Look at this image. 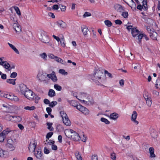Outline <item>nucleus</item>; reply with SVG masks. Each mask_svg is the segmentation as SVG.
Returning <instances> with one entry per match:
<instances>
[{
	"mask_svg": "<svg viewBox=\"0 0 160 160\" xmlns=\"http://www.w3.org/2000/svg\"><path fill=\"white\" fill-rule=\"evenodd\" d=\"M57 104V102L56 101H52L49 104V106L53 108L55 105Z\"/></svg>",
	"mask_w": 160,
	"mask_h": 160,
	"instance_id": "a19ab883",
	"label": "nucleus"
},
{
	"mask_svg": "<svg viewBox=\"0 0 160 160\" xmlns=\"http://www.w3.org/2000/svg\"><path fill=\"white\" fill-rule=\"evenodd\" d=\"M92 160H98V156L96 155H93L92 157Z\"/></svg>",
	"mask_w": 160,
	"mask_h": 160,
	"instance_id": "680f3d73",
	"label": "nucleus"
},
{
	"mask_svg": "<svg viewBox=\"0 0 160 160\" xmlns=\"http://www.w3.org/2000/svg\"><path fill=\"white\" fill-rule=\"evenodd\" d=\"M43 102L45 104H50L49 101L47 99H45L44 100Z\"/></svg>",
	"mask_w": 160,
	"mask_h": 160,
	"instance_id": "69168bd1",
	"label": "nucleus"
},
{
	"mask_svg": "<svg viewBox=\"0 0 160 160\" xmlns=\"http://www.w3.org/2000/svg\"><path fill=\"white\" fill-rule=\"evenodd\" d=\"M17 75V73L15 72H13L10 75V77L12 78H16Z\"/></svg>",
	"mask_w": 160,
	"mask_h": 160,
	"instance_id": "a18cd8bd",
	"label": "nucleus"
},
{
	"mask_svg": "<svg viewBox=\"0 0 160 160\" xmlns=\"http://www.w3.org/2000/svg\"><path fill=\"white\" fill-rule=\"evenodd\" d=\"M105 24L108 27H110L112 25V23L109 20H107L104 21Z\"/></svg>",
	"mask_w": 160,
	"mask_h": 160,
	"instance_id": "7c9ffc66",
	"label": "nucleus"
},
{
	"mask_svg": "<svg viewBox=\"0 0 160 160\" xmlns=\"http://www.w3.org/2000/svg\"><path fill=\"white\" fill-rule=\"evenodd\" d=\"M11 132V131L9 128H8L4 130L1 133L3 135L4 137L6 138V136Z\"/></svg>",
	"mask_w": 160,
	"mask_h": 160,
	"instance_id": "a878e982",
	"label": "nucleus"
},
{
	"mask_svg": "<svg viewBox=\"0 0 160 160\" xmlns=\"http://www.w3.org/2000/svg\"><path fill=\"white\" fill-rule=\"evenodd\" d=\"M34 154L37 158H40L42 156V153L41 150L38 149L35 152Z\"/></svg>",
	"mask_w": 160,
	"mask_h": 160,
	"instance_id": "412c9836",
	"label": "nucleus"
},
{
	"mask_svg": "<svg viewBox=\"0 0 160 160\" xmlns=\"http://www.w3.org/2000/svg\"><path fill=\"white\" fill-rule=\"evenodd\" d=\"M37 78L38 79L40 82H43L45 83H47L48 82V81L46 80L47 78L46 74L44 75L43 73L41 74L39 73L38 74Z\"/></svg>",
	"mask_w": 160,
	"mask_h": 160,
	"instance_id": "0eeeda50",
	"label": "nucleus"
},
{
	"mask_svg": "<svg viewBox=\"0 0 160 160\" xmlns=\"http://www.w3.org/2000/svg\"><path fill=\"white\" fill-rule=\"evenodd\" d=\"M16 143L15 139L13 140L11 138L8 139L7 141L6 145V147L10 151H13L15 148V144Z\"/></svg>",
	"mask_w": 160,
	"mask_h": 160,
	"instance_id": "f03ea898",
	"label": "nucleus"
},
{
	"mask_svg": "<svg viewBox=\"0 0 160 160\" xmlns=\"http://www.w3.org/2000/svg\"><path fill=\"white\" fill-rule=\"evenodd\" d=\"M139 31L136 28H133L132 30V34L133 37H136L139 34Z\"/></svg>",
	"mask_w": 160,
	"mask_h": 160,
	"instance_id": "5701e85b",
	"label": "nucleus"
},
{
	"mask_svg": "<svg viewBox=\"0 0 160 160\" xmlns=\"http://www.w3.org/2000/svg\"><path fill=\"white\" fill-rule=\"evenodd\" d=\"M111 158L112 159L115 160L116 159V156L115 153L114 152L111 154Z\"/></svg>",
	"mask_w": 160,
	"mask_h": 160,
	"instance_id": "603ef678",
	"label": "nucleus"
},
{
	"mask_svg": "<svg viewBox=\"0 0 160 160\" xmlns=\"http://www.w3.org/2000/svg\"><path fill=\"white\" fill-rule=\"evenodd\" d=\"M146 103L147 104V105L149 107L151 106L152 103L151 98H150L146 100Z\"/></svg>",
	"mask_w": 160,
	"mask_h": 160,
	"instance_id": "ea45409f",
	"label": "nucleus"
},
{
	"mask_svg": "<svg viewBox=\"0 0 160 160\" xmlns=\"http://www.w3.org/2000/svg\"><path fill=\"white\" fill-rule=\"evenodd\" d=\"M142 5L141 4H138L137 7V8L138 9L142 11L143 7V9L144 10H146L148 9V6L147 3V0H143L142 2Z\"/></svg>",
	"mask_w": 160,
	"mask_h": 160,
	"instance_id": "6e6552de",
	"label": "nucleus"
},
{
	"mask_svg": "<svg viewBox=\"0 0 160 160\" xmlns=\"http://www.w3.org/2000/svg\"><path fill=\"white\" fill-rule=\"evenodd\" d=\"M24 95L26 98L29 100L33 99L35 96V93L29 89L27 91Z\"/></svg>",
	"mask_w": 160,
	"mask_h": 160,
	"instance_id": "423d86ee",
	"label": "nucleus"
},
{
	"mask_svg": "<svg viewBox=\"0 0 160 160\" xmlns=\"http://www.w3.org/2000/svg\"><path fill=\"white\" fill-rule=\"evenodd\" d=\"M138 114L136 111H134L132 115L131 120L136 125L138 124V122L136 120Z\"/></svg>",
	"mask_w": 160,
	"mask_h": 160,
	"instance_id": "f8f14e48",
	"label": "nucleus"
},
{
	"mask_svg": "<svg viewBox=\"0 0 160 160\" xmlns=\"http://www.w3.org/2000/svg\"><path fill=\"white\" fill-rule=\"evenodd\" d=\"M59 72L64 75H67L68 73L67 72H66L63 69H60L59 70Z\"/></svg>",
	"mask_w": 160,
	"mask_h": 160,
	"instance_id": "72a5a7b5",
	"label": "nucleus"
},
{
	"mask_svg": "<svg viewBox=\"0 0 160 160\" xmlns=\"http://www.w3.org/2000/svg\"><path fill=\"white\" fill-rule=\"evenodd\" d=\"M152 93L153 95L155 96H158L159 95V92L156 91H153Z\"/></svg>",
	"mask_w": 160,
	"mask_h": 160,
	"instance_id": "13d9d810",
	"label": "nucleus"
},
{
	"mask_svg": "<svg viewBox=\"0 0 160 160\" xmlns=\"http://www.w3.org/2000/svg\"><path fill=\"white\" fill-rule=\"evenodd\" d=\"M75 156L78 160H82L81 155L79 154V152L78 151H77L75 153Z\"/></svg>",
	"mask_w": 160,
	"mask_h": 160,
	"instance_id": "473e14b6",
	"label": "nucleus"
},
{
	"mask_svg": "<svg viewBox=\"0 0 160 160\" xmlns=\"http://www.w3.org/2000/svg\"><path fill=\"white\" fill-rule=\"evenodd\" d=\"M76 106V108L81 112L83 114L85 115H88L89 114V110L86 107L83 106L81 105H79Z\"/></svg>",
	"mask_w": 160,
	"mask_h": 160,
	"instance_id": "39448f33",
	"label": "nucleus"
},
{
	"mask_svg": "<svg viewBox=\"0 0 160 160\" xmlns=\"http://www.w3.org/2000/svg\"><path fill=\"white\" fill-rule=\"evenodd\" d=\"M55 24L61 29H65L66 27V24L62 20H58L56 22Z\"/></svg>",
	"mask_w": 160,
	"mask_h": 160,
	"instance_id": "9d476101",
	"label": "nucleus"
},
{
	"mask_svg": "<svg viewBox=\"0 0 160 160\" xmlns=\"http://www.w3.org/2000/svg\"><path fill=\"white\" fill-rule=\"evenodd\" d=\"M14 9L15 10L16 12L17 13L20 15H21V12L19 10V9L18 7H14Z\"/></svg>",
	"mask_w": 160,
	"mask_h": 160,
	"instance_id": "79ce46f5",
	"label": "nucleus"
},
{
	"mask_svg": "<svg viewBox=\"0 0 160 160\" xmlns=\"http://www.w3.org/2000/svg\"><path fill=\"white\" fill-rule=\"evenodd\" d=\"M91 15V14L88 12H85L83 15V17L85 18L86 17L90 16Z\"/></svg>",
	"mask_w": 160,
	"mask_h": 160,
	"instance_id": "864d4df0",
	"label": "nucleus"
},
{
	"mask_svg": "<svg viewBox=\"0 0 160 160\" xmlns=\"http://www.w3.org/2000/svg\"><path fill=\"white\" fill-rule=\"evenodd\" d=\"M20 90L22 94L24 95L27 91L29 89L24 84H21L19 86Z\"/></svg>",
	"mask_w": 160,
	"mask_h": 160,
	"instance_id": "9b49d317",
	"label": "nucleus"
},
{
	"mask_svg": "<svg viewBox=\"0 0 160 160\" xmlns=\"http://www.w3.org/2000/svg\"><path fill=\"white\" fill-rule=\"evenodd\" d=\"M3 96L8 99L13 101H17L19 99L17 96L10 93H5L3 95Z\"/></svg>",
	"mask_w": 160,
	"mask_h": 160,
	"instance_id": "7ed1b4c3",
	"label": "nucleus"
},
{
	"mask_svg": "<svg viewBox=\"0 0 160 160\" xmlns=\"http://www.w3.org/2000/svg\"><path fill=\"white\" fill-rule=\"evenodd\" d=\"M18 126L19 128L21 130H22L24 128L23 126L21 124H18Z\"/></svg>",
	"mask_w": 160,
	"mask_h": 160,
	"instance_id": "774afa93",
	"label": "nucleus"
},
{
	"mask_svg": "<svg viewBox=\"0 0 160 160\" xmlns=\"http://www.w3.org/2000/svg\"><path fill=\"white\" fill-rule=\"evenodd\" d=\"M40 99V97L38 96H36L35 98V102L36 103H38V100Z\"/></svg>",
	"mask_w": 160,
	"mask_h": 160,
	"instance_id": "052dcab7",
	"label": "nucleus"
},
{
	"mask_svg": "<svg viewBox=\"0 0 160 160\" xmlns=\"http://www.w3.org/2000/svg\"><path fill=\"white\" fill-rule=\"evenodd\" d=\"M40 55L42 58L46 59L47 57V55L46 53L45 52L43 53L42 54H40Z\"/></svg>",
	"mask_w": 160,
	"mask_h": 160,
	"instance_id": "8fccbe9b",
	"label": "nucleus"
},
{
	"mask_svg": "<svg viewBox=\"0 0 160 160\" xmlns=\"http://www.w3.org/2000/svg\"><path fill=\"white\" fill-rule=\"evenodd\" d=\"M128 13L127 12H123L122 13V16L125 18H128Z\"/></svg>",
	"mask_w": 160,
	"mask_h": 160,
	"instance_id": "37998d69",
	"label": "nucleus"
},
{
	"mask_svg": "<svg viewBox=\"0 0 160 160\" xmlns=\"http://www.w3.org/2000/svg\"><path fill=\"white\" fill-rule=\"evenodd\" d=\"M4 64H3V66H4V68L7 69H9L10 68V65L9 63L7 62L6 61H5V63H4Z\"/></svg>",
	"mask_w": 160,
	"mask_h": 160,
	"instance_id": "58836bf2",
	"label": "nucleus"
},
{
	"mask_svg": "<svg viewBox=\"0 0 160 160\" xmlns=\"http://www.w3.org/2000/svg\"><path fill=\"white\" fill-rule=\"evenodd\" d=\"M114 22L116 24L118 25H121L122 23V21L118 19L115 20Z\"/></svg>",
	"mask_w": 160,
	"mask_h": 160,
	"instance_id": "6e6d98bb",
	"label": "nucleus"
},
{
	"mask_svg": "<svg viewBox=\"0 0 160 160\" xmlns=\"http://www.w3.org/2000/svg\"><path fill=\"white\" fill-rule=\"evenodd\" d=\"M44 152L45 153L48 154L49 153V150L46 147L44 148Z\"/></svg>",
	"mask_w": 160,
	"mask_h": 160,
	"instance_id": "0e129e2a",
	"label": "nucleus"
},
{
	"mask_svg": "<svg viewBox=\"0 0 160 160\" xmlns=\"http://www.w3.org/2000/svg\"><path fill=\"white\" fill-rule=\"evenodd\" d=\"M118 114L114 112L111 113L110 115V118L113 120H115L118 118Z\"/></svg>",
	"mask_w": 160,
	"mask_h": 160,
	"instance_id": "b1692460",
	"label": "nucleus"
},
{
	"mask_svg": "<svg viewBox=\"0 0 160 160\" xmlns=\"http://www.w3.org/2000/svg\"><path fill=\"white\" fill-rule=\"evenodd\" d=\"M48 95L50 97H52L56 95L55 91L52 89H50L48 93Z\"/></svg>",
	"mask_w": 160,
	"mask_h": 160,
	"instance_id": "bb28decb",
	"label": "nucleus"
},
{
	"mask_svg": "<svg viewBox=\"0 0 160 160\" xmlns=\"http://www.w3.org/2000/svg\"><path fill=\"white\" fill-rule=\"evenodd\" d=\"M104 73L105 74V75L107 74V76H108L110 78H112V74L110 73H109L107 71L105 70Z\"/></svg>",
	"mask_w": 160,
	"mask_h": 160,
	"instance_id": "5fc2aeb1",
	"label": "nucleus"
},
{
	"mask_svg": "<svg viewBox=\"0 0 160 160\" xmlns=\"http://www.w3.org/2000/svg\"><path fill=\"white\" fill-rule=\"evenodd\" d=\"M156 87L157 88L160 89V78H158L156 81Z\"/></svg>",
	"mask_w": 160,
	"mask_h": 160,
	"instance_id": "2f4dec72",
	"label": "nucleus"
},
{
	"mask_svg": "<svg viewBox=\"0 0 160 160\" xmlns=\"http://www.w3.org/2000/svg\"><path fill=\"white\" fill-rule=\"evenodd\" d=\"M60 114L61 116L62 117V118H64L65 117L67 116L66 114L63 111H62L60 112Z\"/></svg>",
	"mask_w": 160,
	"mask_h": 160,
	"instance_id": "49530a36",
	"label": "nucleus"
},
{
	"mask_svg": "<svg viewBox=\"0 0 160 160\" xmlns=\"http://www.w3.org/2000/svg\"><path fill=\"white\" fill-rule=\"evenodd\" d=\"M53 134V132H50L48 133L46 136V138L48 139L50 138L51 137Z\"/></svg>",
	"mask_w": 160,
	"mask_h": 160,
	"instance_id": "c03bdc74",
	"label": "nucleus"
},
{
	"mask_svg": "<svg viewBox=\"0 0 160 160\" xmlns=\"http://www.w3.org/2000/svg\"><path fill=\"white\" fill-rule=\"evenodd\" d=\"M147 30L148 31V32L150 33H150H153V32H154V29H151L150 28L147 27Z\"/></svg>",
	"mask_w": 160,
	"mask_h": 160,
	"instance_id": "4d7b16f0",
	"label": "nucleus"
},
{
	"mask_svg": "<svg viewBox=\"0 0 160 160\" xmlns=\"http://www.w3.org/2000/svg\"><path fill=\"white\" fill-rule=\"evenodd\" d=\"M47 125L48 126V129L50 131H53V128L52 127V123L47 122L46 123Z\"/></svg>",
	"mask_w": 160,
	"mask_h": 160,
	"instance_id": "c85d7f7f",
	"label": "nucleus"
},
{
	"mask_svg": "<svg viewBox=\"0 0 160 160\" xmlns=\"http://www.w3.org/2000/svg\"><path fill=\"white\" fill-rule=\"evenodd\" d=\"M100 120L101 122H104L107 124H109L110 123L108 119L104 118H102Z\"/></svg>",
	"mask_w": 160,
	"mask_h": 160,
	"instance_id": "f704fd0d",
	"label": "nucleus"
},
{
	"mask_svg": "<svg viewBox=\"0 0 160 160\" xmlns=\"http://www.w3.org/2000/svg\"><path fill=\"white\" fill-rule=\"evenodd\" d=\"M24 109L28 110H32L35 109V107L34 106L31 107L26 106L24 108Z\"/></svg>",
	"mask_w": 160,
	"mask_h": 160,
	"instance_id": "4c0bfd02",
	"label": "nucleus"
},
{
	"mask_svg": "<svg viewBox=\"0 0 160 160\" xmlns=\"http://www.w3.org/2000/svg\"><path fill=\"white\" fill-rule=\"evenodd\" d=\"M54 60L62 64L65 65H67V62L59 57H55Z\"/></svg>",
	"mask_w": 160,
	"mask_h": 160,
	"instance_id": "6ab92c4d",
	"label": "nucleus"
},
{
	"mask_svg": "<svg viewBox=\"0 0 160 160\" xmlns=\"http://www.w3.org/2000/svg\"><path fill=\"white\" fill-rule=\"evenodd\" d=\"M80 136L77 132H74L73 134L71 135V139L74 141H78L79 140Z\"/></svg>",
	"mask_w": 160,
	"mask_h": 160,
	"instance_id": "2eb2a0df",
	"label": "nucleus"
},
{
	"mask_svg": "<svg viewBox=\"0 0 160 160\" xmlns=\"http://www.w3.org/2000/svg\"><path fill=\"white\" fill-rule=\"evenodd\" d=\"M46 110L48 114L51 113L52 111V109L49 107L47 108L46 109Z\"/></svg>",
	"mask_w": 160,
	"mask_h": 160,
	"instance_id": "bf43d9fd",
	"label": "nucleus"
},
{
	"mask_svg": "<svg viewBox=\"0 0 160 160\" xmlns=\"http://www.w3.org/2000/svg\"><path fill=\"white\" fill-rule=\"evenodd\" d=\"M1 78L3 79H6L7 78V75L6 74H2Z\"/></svg>",
	"mask_w": 160,
	"mask_h": 160,
	"instance_id": "338daca9",
	"label": "nucleus"
},
{
	"mask_svg": "<svg viewBox=\"0 0 160 160\" xmlns=\"http://www.w3.org/2000/svg\"><path fill=\"white\" fill-rule=\"evenodd\" d=\"M5 138L4 137L3 135L1 133L0 134V142H3Z\"/></svg>",
	"mask_w": 160,
	"mask_h": 160,
	"instance_id": "de8ad7c7",
	"label": "nucleus"
},
{
	"mask_svg": "<svg viewBox=\"0 0 160 160\" xmlns=\"http://www.w3.org/2000/svg\"><path fill=\"white\" fill-rule=\"evenodd\" d=\"M151 158H154L155 157V155L154 153V149L153 147H150L149 149Z\"/></svg>",
	"mask_w": 160,
	"mask_h": 160,
	"instance_id": "393cba45",
	"label": "nucleus"
},
{
	"mask_svg": "<svg viewBox=\"0 0 160 160\" xmlns=\"http://www.w3.org/2000/svg\"><path fill=\"white\" fill-rule=\"evenodd\" d=\"M60 42L62 46L63 47H65V43L64 42V40L63 37L62 38H61Z\"/></svg>",
	"mask_w": 160,
	"mask_h": 160,
	"instance_id": "09e8293b",
	"label": "nucleus"
},
{
	"mask_svg": "<svg viewBox=\"0 0 160 160\" xmlns=\"http://www.w3.org/2000/svg\"><path fill=\"white\" fill-rule=\"evenodd\" d=\"M41 36L42 37V38H40V39L42 42L46 43L49 42V38L47 35H43V36H42V35Z\"/></svg>",
	"mask_w": 160,
	"mask_h": 160,
	"instance_id": "a211bd4d",
	"label": "nucleus"
},
{
	"mask_svg": "<svg viewBox=\"0 0 160 160\" xmlns=\"http://www.w3.org/2000/svg\"><path fill=\"white\" fill-rule=\"evenodd\" d=\"M47 76L54 82H56L58 80L57 77L54 71H52L51 74H47Z\"/></svg>",
	"mask_w": 160,
	"mask_h": 160,
	"instance_id": "1a4fd4ad",
	"label": "nucleus"
},
{
	"mask_svg": "<svg viewBox=\"0 0 160 160\" xmlns=\"http://www.w3.org/2000/svg\"><path fill=\"white\" fill-rule=\"evenodd\" d=\"M58 8L59 7L58 5L55 4L52 6V8L54 10H58Z\"/></svg>",
	"mask_w": 160,
	"mask_h": 160,
	"instance_id": "e2e57ef3",
	"label": "nucleus"
},
{
	"mask_svg": "<svg viewBox=\"0 0 160 160\" xmlns=\"http://www.w3.org/2000/svg\"><path fill=\"white\" fill-rule=\"evenodd\" d=\"M37 144L34 141L32 143L30 142L28 147L29 150L30 152H33L35 151L36 147Z\"/></svg>",
	"mask_w": 160,
	"mask_h": 160,
	"instance_id": "ddd939ff",
	"label": "nucleus"
},
{
	"mask_svg": "<svg viewBox=\"0 0 160 160\" xmlns=\"http://www.w3.org/2000/svg\"><path fill=\"white\" fill-rule=\"evenodd\" d=\"M103 71L104 70L101 68L97 69L94 72V78L98 79H101Z\"/></svg>",
	"mask_w": 160,
	"mask_h": 160,
	"instance_id": "20e7f679",
	"label": "nucleus"
},
{
	"mask_svg": "<svg viewBox=\"0 0 160 160\" xmlns=\"http://www.w3.org/2000/svg\"><path fill=\"white\" fill-rule=\"evenodd\" d=\"M80 97L82 98H84L85 97H87V101L85 100H81L78 98L77 97H76V98L79 100L81 101L82 102L87 105H91L93 104V100L92 99H91L90 100V96L88 94L84 92H81V93L80 94Z\"/></svg>",
	"mask_w": 160,
	"mask_h": 160,
	"instance_id": "f257e3e1",
	"label": "nucleus"
},
{
	"mask_svg": "<svg viewBox=\"0 0 160 160\" xmlns=\"http://www.w3.org/2000/svg\"><path fill=\"white\" fill-rule=\"evenodd\" d=\"M5 151H3L1 148H0V157H3L4 155V152Z\"/></svg>",
	"mask_w": 160,
	"mask_h": 160,
	"instance_id": "3c124183",
	"label": "nucleus"
},
{
	"mask_svg": "<svg viewBox=\"0 0 160 160\" xmlns=\"http://www.w3.org/2000/svg\"><path fill=\"white\" fill-rule=\"evenodd\" d=\"M150 135L151 137L154 140H156L158 137V132L153 129L150 130Z\"/></svg>",
	"mask_w": 160,
	"mask_h": 160,
	"instance_id": "dca6fc26",
	"label": "nucleus"
},
{
	"mask_svg": "<svg viewBox=\"0 0 160 160\" xmlns=\"http://www.w3.org/2000/svg\"><path fill=\"white\" fill-rule=\"evenodd\" d=\"M63 123L67 126H70L71 123L70 120H69L68 116L62 118Z\"/></svg>",
	"mask_w": 160,
	"mask_h": 160,
	"instance_id": "aec40b11",
	"label": "nucleus"
},
{
	"mask_svg": "<svg viewBox=\"0 0 160 160\" xmlns=\"http://www.w3.org/2000/svg\"><path fill=\"white\" fill-rule=\"evenodd\" d=\"M16 79H8L7 80L6 82L8 83L15 85L16 84Z\"/></svg>",
	"mask_w": 160,
	"mask_h": 160,
	"instance_id": "cd10ccee",
	"label": "nucleus"
},
{
	"mask_svg": "<svg viewBox=\"0 0 160 160\" xmlns=\"http://www.w3.org/2000/svg\"><path fill=\"white\" fill-rule=\"evenodd\" d=\"M82 31L83 32L84 35L85 36L87 34L89 30L88 28L85 26H82L81 27Z\"/></svg>",
	"mask_w": 160,
	"mask_h": 160,
	"instance_id": "4be33fe9",
	"label": "nucleus"
},
{
	"mask_svg": "<svg viewBox=\"0 0 160 160\" xmlns=\"http://www.w3.org/2000/svg\"><path fill=\"white\" fill-rule=\"evenodd\" d=\"M143 36V34L140 33L138 36V39L139 40L138 43L140 44L141 43V39Z\"/></svg>",
	"mask_w": 160,
	"mask_h": 160,
	"instance_id": "c9c22d12",
	"label": "nucleus"
},
{
	"mask_svg": "<svg viewBox=\"0 0 160 160\" xmlns=\"http://www.w3.org/2000/svg\"><path fill=\"white\" fill-rule=\"evenodd\" d=\"M157 33L155 32H153L150 33L149 35L151 38L153 40L156 39V36Z\"/></svg>",
	"mask_w": 160,
	"mask_h": 160,
	"instance_id": "c756f323",
	"label": "nucleus"
},
{
	"mask_svg": "<svg viewBox=\"0 0 160 160\" xmlns=\"http://www.w3.org/2000/svg\"><path fill=\"white\" fill-rule=\"evenodd\" d=\"M54 87V88L58 91H60L62 90V87L58 84H55Z\"/></svg>",
	"mask_w": 160,
	"mask_h": 160,
	"instance_id": "e433bc0d",
	"label": "nucleus"
},
{
	"mask_svg": "<svg viewBox=\"0 0 160 160\" xmlns=\"http://www.w3.org/2000/svg\"><path fill=\"white\" fill-rule=\"evenodd\" d=\"M13 27L16 32L19 33L21 32V28L18 23H14L13 24Z\"/></svg>",
	"mask_w": 160,
	"mask_h": 160,
	"instance_id": "f3484780",
	"label": "nucleus"
},
{
	"mask_svg": "<svg viewBox=\"0 0 160 160\" xmlns=\"http://www.w3.org/2000/svg\"><path fill=\"white\" fill-rule=\"evenodd\" d=\"M114 8L117 11L121 12L124 11V8L122 7L121 5L116 4L114 6Z\"/></svg>",
	"mask_w": 160,
	"mask_h": 160,
	"instance_id": "4468645a",
	"label": "nucleus"
}]
</instances>
